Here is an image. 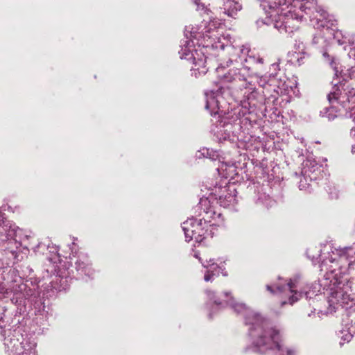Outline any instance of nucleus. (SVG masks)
<instances>
[{"label":"nucleus","instance_id":"obj_11","mask_svg":"<svg viewBox=\"0 0 355 355\" xmlns=\"http://www.w3.org/2000/svg\"><path fill=\"white\" fill-rule=\"evenodd\" d=\"M333 99L346 110L350 109V105H355V89L347 87L345 89V93L342 94L340 88L335 87L328 95L329 103H334Z\"/></svg>","mask_w":355,"mask_h":355},{"label":"nucleus","instance_id":"obj_12","mask_svg":"<svg viewBox=\"0 0 355 355\" xmlns=\"http://www.w3.org/2000/svg\"><path fill=\"white\" fill-rule=\"evenodd\" d=\"M195 257L201 261L203 267L207 268L204 276V280L205 282L212 281L214 279V277L218 275L220 273H222L224 276L227 275L226 272H224L225 261H222L220 259H217L216 261L213 259H209V260L205 259L204 261L199 258L198 255L196 254H195Z\"/></svg>","mask_w":355,"mask_h":355},{"label":"nucleus","instance_id":"obj_19","mask_svg":"<svg viewBox=\"0 0 355 355\" xmlns=\"http://www.w3.org/2000/svg\"><path fill=\"white\" fill-rule=\"evenodd\" d=\"M313 44L318 46V48L320 49L324 57H328V54L325 51V49L329 45L327 40L324 39L322 35H315L313 39Z\"/></svg>","mask_w":355,"mask_h":355},{"label":"nucleus","instance_id":"obj_20","mask_svg":"<svg viewBox=\"0 0 355 355\" xmlns=\"http://www.w3.org/2000/svg\"><path fill=\"white\" fill-rule=\"evenodd\" d=\"M335 38L337 39L339 44H345L347 43L349 44H354V38L352 35H343L341 31L336 32Z\"/></svg>","mask_w":355,"mask_h":355},{"label":"nucleus","instance_id":"obj_14","mask_svg":"<svg viewBox=\"0 0 355 355\" xmlns=\"http://www.w3.org/2000/svg\"><path fill=\"white\" fill-rule=\"evenodd\" d=\"M234 128L231 123H224L223 127L218 128L215 134L219 141L229 140L234 142L237 138L232 131V129Z\"/></svg>","mask_w":355,"mask_h":355},{"label":"nucleus","instance_id":"obj_9","mask_svg":"<svg viewBox=\"0 0 355 355\" xmlns=\"http://www.w3.org/2000/svg\"><path fill=\"white\" fill-rule=\"evenodd\" d=\"M302 282L301 280V277L299 275H295L293 278H291L289 282L286 285L284 286H276V291H274L272 287L270 285H267V290L269 291L272 293H287L288 295V301L283 302V304L288 303L290 304H293L295 302H297L300 297H302V294L306 296V297H311L309 296V291H303L302 289Z\"/></svg>","mask_w":355,"mask_h":355},{"label":"nucleus","instance_id":"obj_24","mask_svg":"<svg viewBox=\"0 0 355 355\" xmlns=\"http://www.w3.org/2000/svg\"><path fill=\"white\" fill-rule=\"evenodd\" d=\"M350 112L348 113V116L352 119L354 122H355V105L350 106Z\"/></svg>","mask_w":355,"mask_h":355},{"label":"nucleus","instance_id":"obj_3","mask_svg":"<svg viewBox=\"0 0 355 355\" xmlns=\"http://www.w3.org/2000/svg\"><path fill=\"white\" fill-rule=\"evenodd\" d=\"M329 257L323 259L320 267L325 282L324 286H328L330 291L328 297L331 311H335L338 306L347 309L352 298L349 294L350 286L347 279H344L345 274L355 261V250L352 248H346Z\"/></svg>","mask_w":355,"mask_h":355},{"label":"nucleus","instance_id":"obj_16","mask_svg":"<svg viewBox=\"0 0 355 355\" xmlns=\"http://www.w3.org/2000/svg\"><path fill=\"white\" fill-rule=\"evenodd\" d=\"M348 55L349 67L345 71H342L340 73H342L344 80L347 78L355 80V48L349 51Z\"/></svg>","mask_w":355,"mask_h":355},{"label":"nucleus","instance_id":"obj_1","mask_svg":"<svg viewBox=\"0 0 355 355\" xmlns=\"http://www.w3.org/2000/svg\"><path fill=\"white\" fill-rule=\"evenodd\" d=\"M186 40L179 51L181 59L192 62L191 75L198 78L207 72L205 49H223L230 43L228 35L223 34L221 19H214L199 25L186 26Z\"/></svg>","mask_w":355,"mask_h":355},{"label":"nucleus","instance_id":"obj_8","mask_svg":"<svg viewBox=\"0 0 355 355\" xmlns=\"http://www.w3.org/2000/svg\"><path fill=\"white\" fill-rule=\"evenodd\" d=\"M205 214H203L202 219L197 220L191 218L184 221L182 225V230L185 235L186 241L195 240L198 243H200L207 236L211 237L215 233L218 225L211 226L209 222L205 223Z\"/></svg>","mask_w":355,"mask_h":355},{"label":"nucleus","instance_id":"obj_2","mask_svg":"<svg viewBox=\"0 0 355 355\" xmlns=\"http://www.w3.org/2000/svg\"><path fill=\"white\" fill-rule=\"evenodd\" d=\"M209 302L207 305H215L219 307L224 303L230 304L237 313L245 315V323L250 325L249 336L252 345L253 351L260 354H265L268 351H272L276 355H294L295 352L286 347L281 343L280 331L272 327L270 323L258 313L251 310L245 304L236 302L230 297L229 292H225L217 295L216 292L210 290L206 291Z\"/></svg>","mask_w":355,"mask_h":355},{"label":"nucleus","instance_id":"obj_25","mask_svg":"<svg viewBox=\"0 0 355 355\" xmlns=\"http://www.w3.org/2000/svg\"><path fill=\"white\" fill-rule=\"evenodd\" d=\"M311 252H312V250L311 249H309L307 251L308 256L310 258H311L313 260L317 259H318V258H320L321 257L320 254H318V255H315V254H312Z\"/></svg>","mask_w":355,"mask_h":355},{"label":"nucleus","instance_id":"obj_23","mask_svg":"<svg viewBox=\"0 0 355 355\" xmlns=\"http://www.w3.org/2000/svg\"><path fill=\"white\" fill-rule=\"evenodd\" d=\"M199 153L204 157L214 159V152L212 150H209V148H203L199 151Z\"/></svg>","mask_w":355,"mask_h":355},{"label":"nucleus","instance_id":"obj_17","mask_svg":"<svg viewBox=\"0 0 355 355\" xmlns=\"http://www.w3.org/2000/svg\"><path fill=\"white\" fill-rule=\"evenodd\" d=\"M334 103H330L331 106L329 107H324L320 112V115L322 117L327 118L329 121L334 120L337 116L338 109L336 104H338L333 99Z\"/></svg>","mask_w":355,"mask_h":355},{"label":"nucleus","instance_id":"obj_27","mask_svg":"<svg viewBox=\"0 0 355 355\" xmlns=\"http://www.w3.org/2000/svg\"><path fill=\"white\" fill-rule=\"evenodd\" d=\"M301 46H302V53L303 55L306 54V53L304 51V44H303V42L299 43V44H295V46H296V48H297V49H300Z\"/></svg>","mask_w":355,"mask_h":355},{"label":"nucleus","instance_id":"obj_18","mask_svg":"<svg viewBox=\"0 0 355 355\" xmlns=\"http://www.w3.org/2000/svg\"><path fill=\"white\" fill-rule=\"evenodd\" d=\"M76 267L78 271L84 273L86 275H92V269L89 267V263L87 257H83L76 262Z\"/></svg>","mask_w":355,"mask_h":355},{"label":"nucleus","instance_id":"obj_29","mask_svg":"<svg viewBox=\"0 0 355 355\" xmlns=\"http://www.w3.org/2000/svg\"><path fill=\"white\" fill-rule=\"evenodd\" d=\"M1 318H2V317H1V316H0V319H1Z\"/></svg>","mask_w":355,"mask_h":355},{"label":"nucleus","instance_id":"obj_5","mask_svg":"<svg viewBox=\"0 0 355 355\" xmlns=\"http://www.w3.org/2000/svg\"><path fill=\"white\" fill-rule=\"evenodd\" d=\"M241 55L239 56V60L236 61L241 63L243 67L241 68L231 69L227 73L223 76V78L226 82H234L241 88L243 93L244 100L249 101H254L257 96V92L255 89L254 85L252 84V77L250 74V67L245 64L246 62L250 64L261 63L262 64L263 60L259 56L256 57L254 55H250V49L247 46H242L239 50Z\"/></svg>","mask_w":355,"mask_h":355},{"label":"nucleus","instance_id":"obj_10","mask_svg":"<svg viewBox=\"0 0 355 355\" xmlns=\"http://www.w3.org/2000/svg\"><path fill=\"white\" fill-rule=\"evenodd\" d=\"M196 4L198 9L207 8L209 5V0H193ZM242 8V6L239 0H221L219 5V14H223L229 17L235 18L238 12Z\"/></svg>","mask_w":355,"mask_h":355},{"label":"nucleus","instance_id":"obj_15","mask_svg":"<svg viewBox=\"0 0 355 355\" xmlns=\"http://www.w3.org/2000/svg\"><path fill=\"white\" fill-rule=\"evenodd\" d=\"M317 167L316 165H314L312 162H310L307 160L304 163V166L302 170V173L304 175V177L300 179V181L299 182V189L300 190L303 191H307L309 188V183L307 182V180L306 178V175L309 176V172H314L315 168Z\"/></svg>","mask_w":355,"mask_h":355},{"label":"nucleus","instance_id":"obj_6","mask_svg":"<svg viewBox=\"0 0 355 355\" xmlns=\"http://www.w3.org/2000/svg\"><path fill=\"white\" fill-rule=\"evenodd\" d=\"M236 189L234 185H225L224 187H215L207 198H202L199 206L205 213V221L211 223L210 225H223L222 214L217 211L212 205L216 201L220 206L225 208L233 207L237 202Z\"/></svg>","mask_w":355,"mask_h":355},{"label":"nucleus","instance_id":"obj_26","mask_svg":"<svg viewBox=\"0 0 355 355\" xmlns=\"http://www.w3.org/2000/svg\"><path fill=\"white\" fill-rule=\"evenodd\" d=\"M331 66L334 69V70L335 71V75L336 76H338V73L339 72V71H338L337 67L336 66V63L334 61L331 62Z\"/></svg>","mask_w":355,"mask_h":355},{"label":"nucleus","instance_id":"obj_4","mask_svg":"<svg viewBox=\"0 0 355 355\" xmlns=\"http://www.w3.org/2000/svg\"><path fill=\"white\" fill-rule=\"evenodd\" d=\"M260 6L280 33H291L297 29L302 15L300 12L310 9L315 0H259Z\"/></svg>","mask_w":355,"mask_h":355},{"label":"nucleus","instance_id":"obj_22","mask_svg":"<svg viewBox=\"0 0 355 355\" xmlns=\"http://www.w3.org/2000/svg\"><path fill=\"white\" fill-rule=\"evenodd\" d=\"M320 17L322 18H318L315 17L316 24L313 23V25L317 26V28L327 26V24H326V21L327 19V14L323 11L320 15Z\"/></svg>","mask_w":355,"mask_h":355},{"label":"nucleus","instance_id":"obj_28","mask_svg":"<svg viewBox=\"0 0 355 355\" xmlns=\"http://www.w3.org/2000/svg\"><path fill=\"white\" fill-rule=\"evenodd\" d=\"M352 153H354V154L355 153V146H353L352 147Z\"/></svg>","mask_w":355,"mask_h":355},{"label":"nucleus","instance_id":"obj_7","mask_svg":"<svg viewBox=\"0 0 355 355\" xmlns=\"http://www.w3.org/2000/svg\"><path fill=\"white\" fill-rule=\"evenodd\" d=\"M5 351L8 355H37V343L27 335L24 336L21 329L4 331Z\"/></svg>","mask_w":355,"mask_h":355},{"label":"nucleus","instance_id":"obj_21","mask_svg":"<svg viewBox=\"0 0 355 355\" xmlns=\"http://www.w3.org/2000/svg\"><path fill=\"white\" fill-rule=\"evenodd\" d=\"M7 225H4L0 227V240L2 241H10L14 236V230H9L6 234H4L7 231Z\"/></svg>","mask_w":355,"mask_h":355},{"label":"nucleus","instance_id":"obj_13","mask_svg":"<svg viewBox=\"0 0 355 355\" xmlns=\"http://www.w3.org/2000/svg\"><path fill=\"white\" fill-rule=\"evenodd\" d=\"M206 105L205 108L209 110L211 115L219 114L220 112V98H221L220 89L216 91H207L205 92Z\"/></svg>","mask_w":355,"mask_h":355}]
</instances>
